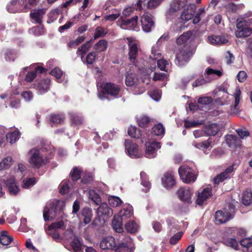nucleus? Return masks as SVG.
<instances>
[{
	"mask_svg": "<svg viewBox=\"0 0 252 252\" xmlns=\"http://www.w3.org/2000/svg\"><path fill=\"white\" fill-rule=\"evenodd\" d=\"M138 17L134 16L131 19L124 20L120 19L117 22V24L122 29L129 30L137 31L139 28L137 26Z\"/></svg>",
	"mask_w": 252,
	"mask_h": 252,
	"instance_id": "nucleus-12",
	"label": "nucleus"
},
{
	"mask_svg": "<svg viewBox=\"0 0 252 252\" xmlns=\"http://www.w3.org/2000/svg\"><path fill=\"white\" fill-rule=\"evenodd\" d=\"M20 136V132L18 130H15L12 132L9 133L6 135V138L10 144L15 143Z\"/></svg>",
	"mask_w": 252,
	"mask_h": 252,
	"instance_id": "nucleus-47",
	"label": "nucleus"
},
{
	"mask_svg": "<svg viewBox=\"0 0 252 252\" xmlns=\"http://www.w3.org/2000/svg\"><path fill=\"white\" fill-rule=\"evenodd\" d=\"M223 243L226 246L230 247L235 250H237L238 247V243L235 238H227L224 239Z\"/></svg>",
	"mask_w": 252,
	"mask_h": 252,
	"instance_id": "nucleus-46",
	"label": "nucleus"
},
{
	"mask_svg": "<svg viewBox=\"0 0 252 252\" xmlns=\"http://www.w3.org/2000/svg\"><path fill=\"white\" fill-rule=\"evenodd\" d=\"M222 74V72L220 70L214 69L211 67H207L204 73V77L206 79H207L208 82H210L220 77Z\"/></svg>",
	"mask_w": 252,
	"mask_h": 252,
	"instance_id": "nucleus-23",
	"label": "nucleus"
},
{
	"mask_svg": "<svg viewBox=\"0 0 252 252\" xmlns=\"http://www.w3.org/2000/svg\"><path fill=\"white\" fill-rule=\"evenodd\" d=\"M13 238L8 235L7 232L3 231L0 235V243L3 246H7L10 244Z\"/></svg>",
	"mask_w": 252,
	"mask_h": 252,
	"instance_id": "nucleus-39",
	"label": "nucleus"
},
{
	"mask_svg": "<svg viewBox=\"0 0 252 252\" xmlns=\"http://www.w3.org/2000/svg\"><path fill=\"white\" fill-rule=\"evenodd\" d=\"M229 211L225 209L223 210H219L216 212L215 220L219 223H225L232 218V214L235 212V209L234 205H228Z\"/></svg>",
	"mask_w": 252,
	"mask_h": 252,
	"instance_id": "nucleus-6",
	"label": "nucleus"
},
{
	"mask_svg": "<svg viewBox=\"0 0 252 252\" xmlns=\"http://www.w3.org/2000/svg\"><path fill=\"white\" fill-rule=\"evenodd\" d=\"M126 84L127 86L132 88L134 94H141L145 91L143 84L138 83V78L134 73H127L126 76Z\"/></svg>",
	"mask_w": 252,
	"mask_h": 252,
	"instance_id": "nucleus-1",
	"label": "nucleus"
},
{
	"mask_svg": "<svg viewBox=\"0 0 252 252\" xmlns=\"http://www.w3.org/2000/svg\"><path fill=\"white\" fill-rule=\"evenodd\" d=\"M181 179L183 182L187 184L194 182L197 178L195 171L187 165L180 166L178 170Z\"/></svg>",
	"mask_w": 252,
	"mask_h": 252,
	"instance_id": "nucleus-3",
	"label": "nucleus"
},
{
	"mask_svg": "<svg viewBox=\"0 0 252 252\" xmlns=\"http://www.w3.org/2000/svg\"><path fill=\"white\" fill-rule=\"evenodd\" d=\"M233 170L234 167L233 165L228 166L223 172L218 174L214 178V183L215 185H218L225 179L230 178Z\"/></svg>",
	"mask_w": 252,
	"mask_h": 252,
	"instance_id": "nucleus-22",
	"label": "nucleus"
},
{
	"mask_svg": "<svg viewBox=\"0 0 252 252\" xmlns=\"http://www.w3.org/2000/svg\"><path fill=\"white\" fill-rule=\"evenodd\" d=\"M85 39L84 35L80 36L74 40L71 41L68 43V46L70 48H75L81 42H83Z\"/></svg>",
	"mask_w": 252,
	"mask_h": 252,
	"instance_id": "nucleus-61",
	"label": "nucleus"
},
{
	"mask_svg": "<svg viewBox=\"0 0 252 252\" xmlns=\"http://www.w3.org/2000/svg\"><path fill=\"white\" fill-rule=\"evenodd\" d=\"M107 33L106 29L101 27H97L94 32V39L100 37L104 36Z\"/></svg>",
	"mask_w": 252,
	"mask_h": 252,
	"instance_id": "nucleus-63",
	"label": "nucleus"
},
{
	"mask_svg": "<svg viewBox=\"0 0 252 252\" xmlns=\"http://www.w3.org/2000/svg\"><path fill=\"white\" fill-rule=\"evenodd\" d=\"M211 140L210 138H209L207 141H204L202 143H196L195 142H193L192 143V145L196 148L199 149H211Z\"/></svg>",
	"mask_w": 252,
	"mask_h": 252,
	"instance_id": "nucleus-44",
	"label": "nucleus"
},
{
	"mask_svg": "<svg viewBox=\"0 0 252 252\" xmlns=\"http://www.w3.org/2000/svg\"><path fill=\"white\" fill-rule=\"evenodd\" d=\"M169 38L168 34L164 33L158 39L157 44L154 45L152 48L151 54L150 55L151 59H158L160 57L161 52L159 50V46L164 41L167 40Z\"/></svg>",
	"mask_w": 252,
	"mask_h": 252,
	"instance_id": "nucleus-17",
	"label": "nucleus"
},
{
	"mask_svg": "<svg viewBox=\"0 0 252 252\" xmlns=\"http://www.w3.org/2000/svg\"><path fill=\"white\" fill-rule=\"evenodd\" d=\"M248 21L242 20L237 22L236 27L237 31L235 32V35L238 38L245 37L250 36L252 32V29L248 27Z\"/></svg>",
	"mask_w": 252,
	"mask_h": 252,
	"instance_id": "nucleus-11",
	"label": "nucleus"
},
{
	"mask_svg": "<svg viewBox=\"0 0 252 252\" xmlns=\"http://www.w3.org/2000/svg\"><path fill=\"white\" fill-rule=\"evenodd\" d=\"M29 154L30 156L29 162L34 168H39L47 162V159L43 158L40 151L36 149L31 150Z\"/></svg>",
	"mask_w": 252,
	"mask_h": 252,
	"instance_id": "nucleus-5",
	"label": "nucleus"
},
{
	"mask_svg": "<svg viewBox=\"0 0 252 252\" xmlns=\"http://www.w3.org/2000/svg\"><path fill=\"white\" fill-rule=\"evenodd\" d=\"M226 141L229 147H240L241 145V140L236 135L229 134L226 136Z\"/></svg>",
	"mask_w": 252,
	"mask_h": 252,
	"instance_id": "nucleus-32",
	"label": "nucleus"
},
{
	"mask_svg": "<svg viewBox=\"0 0 252 252\" xmlns=\"http://www.w3.org/2000/svg\"><path fill=\"white\" fill-rule=\"evenodd\" d=\"M148 62L150 63L149 67L151 72L155 70L157 65L161 70H165L166 67L169 65L167 61L161 59V55L158 59H151L150 56Z\"/></svg>",
	"mask_w": 252,
	"mask_h": 252,
	"instance_id": "nucleus-15",
	"label": "nucleus"
},
{
	"mask_svg": "<svg viewBox=\"0 0 252 252\" xmlns=\"http://www.w3.org/2000/svg\"><path fill=\"white\" fill-rule=\"evenodd\" d=\"M4 185L10 195L16 196L20 192V187L16 182L14 177H11L5 181Z\"/></svg>",
	"mask_w": 252,
	"mask_h": 252,
	"instance_id": "nucleus-16",
	"label": "nucleus"
},
{
	"mask_svg": "<svg viewBox=\"0 0 252 252\" xmlns=\"http://www.w3.org/2000/svg\"><path fill=\"white\" fill-rule=\"evenodd\" d=\"M56 206L53 204L47 205L43 211V218L45 221L54 219L56 216Z\"/></svg>",
	"mask_w": 252,
	"mask_h": 252,
	"instance_id": "nucleus-24",
	"label": "nucleus"
},
{
	"mask_svg": "<svg viewBox=\"0 0 252 252\" xmlns=\"http://www.w3.org/2000/svg\"><path fill=\"white\" fill-rule=\"evenodd\" d=\"M168 77V75L166 73H158L155 72L153 77V80L155 81H164Z\"/></svg>",
	"mask_w": 252,
	"mask_h": 252,
	"instance_id": "nucleus-59",
	"label": "nucleus"
},
{
	"mask_svg": "<svg viewBox=\"0 0 252 252\" xmlns=\"http://www.w3.org/2000/svg\"><path fill=\"white\" fill-rule=\"evenodd\" d=\"M126 229L130 233H135L138 229V226L133 220H130L125 224Z\"/></svg>",
	"mask_w": 252,
	"mask_h": 252,
	"instance_id": "nucleus-55",
	"label": "nucleus"
},
{
	"mask_svg": "<svg viewBox=\"0 0 252 252\" xmlns=\"http://www.w3.org/2000/svg\"><path fill=\"white\" fill-rule=\"evenodd\" d=\"M50 74L56 78L58 82H60V80L63 72L59 67H55L52 70Z\"/></svg>",
	"mask_w": 252,
	"mask_h": 252,
	"instance_id": "nucleus-62",
	"label": "nucleus"
},
{
	"mask_svg": "<svg viewBox=\"0 0 252 252\" xmlns=\"http://www.w3.org/2000/svg\"><path fill=\"white\" fill-rule=\"evenodd\" d=\"M133 215L132 207L129 204H126L119 212L118 217L123 220L130 218Z\"/></svg>",
	"mask_w": 252,
	"mask_h": 252,
	"instance_id": "nucleus-27",
	"label": "nucleus"
},
{
	"mask_svg": "<svg viewBox=\"0 0 252 252\" xmlns=\"http://www.w3.org/2000/svg\"><path fill=\"white\" fill-rule=\"evenodd\" d=\"M141 22L143 31L147 32H151L152 27L154 26L152 16L148 13H145L143 15L141 18Z\"/></svg>",
	"mask_w": 252,
	"mask_h": 252,
	"instance_id": "nucleus-19",
	"label": "nucleus"
},
{
	"mask_svg": "<svg viewBox=\"0 0 252 252\" xmlns=\"http://www.w3.org/2000/svg\"><path fill=\"white\" fill-rule=\"evenodd\" d=\"M122 236V241L116 245L115 252H133L135 248L132 240L128 236Z\"/></svg>",
	"mask_w": 252,
	"mask_h": 252,
	"instance_id": "nucleus-7",
	"label": "nucleus"
},
{
	"mask_svg": "<svg viewBox=\"0 0 252 252\" xmlns=\"http://www.w3.org/2000/svg\"><path fill=\"white\" fill-rule=\"evenodd\" d=\"M126 40L128 46V59L130 63L136 65V59L139 51V45L138 41L132 37H127Z\"/></svg>",
	"mask_w": 252,
	"mask_h": 252,
	"instance_id": "nucleus-4",
	"label": "nucleus"
},
{
	"mask_svg": "<svg viewBox=\"0 0 252 252\" xmlns=\"http://www.w3.org/2000/svg\"><path fill=\"white\" fill-rule=\"evenodd\" d=\"M45 71V69L40 66H37L35 69V71H31L27 73L25 77V81L27 82L32 81L36 76V72L42 73Z\"/></svg>",
	"mask_w": 252,
	"mask_h": 252,
	"instance_id": "nucleus-37",
	"label": "nucleus"
},
{
	"mask_svg": "<svg viewBox=\"0 0 252 252\" xmlns=\"http://www.w3.org/2000/svg\"><path fill=\"white\" fill-rule=\"evenodd\" d=\"M91 47V41H89L84 44L80 48L78 49L77 54L80 55L81 59H82L83 55L90 49Z\"/></svg>",
	"mask_w": 252,
	"mask_h": 252,
	"instance_id": "nucleus-50",
	"label": "nucleus"
},
{
	"mask_svg": "<svg viewBox=\"0 0 252 252\" xmlns=\"http://www.w3.org/2000/svg\"><path fill=\"white\" fill-rule=\"evenodd\" d=\"M242 202L245 205H249L252 202V192L246 190L244 192L242 197Z\"/></svg>",
	"mask_w": 252,
	"mask_h": 252,
	"instance_id": "nucleus-42",
	"label": "nucleus"
},
{
	"mask_svg": "<svg viewBox=\"0 0 252 252\" xmlns=\"http://www.w3.org/2000/svg\"><path fill=\"white\" fill-rule=\"evenodd\" d=\"M150 122L149 117L142 116L137 119V122L139 126L142 127H147Z\"/></svg>",
	"mask_w": 252,
	"mask_h": 252,
	"instance_id": "nucleus-56",
	"label": "nucleus"
},
{
	"mask_svg": "<svg viewBox=\"0 0 252 252\" xmlns=\"http://www.w3.org/2000/svg\"><path fill=\"white\" fill-rule=\"evenodd\" d=\"M30 32L31 33H32L35 35L38 36L42 34L43 32V28L42 26L39 25L38 26L33 27L30 29Z\"/></svg>",
	"mask_w": 252,
	"mask_h": 252,
	"instance_id": "nucleus-64",
	"label": "nucleus"
},
{
	"mask_svg": "<svg viewBox=\"0 0 252 252\" xmlns=\"http://www.w3.org/2000/svg\"><path fill=\"white\" fill-rule=\"evenodd\" d=\"M123 220L119 217L114 216L112 220V226L115 231L117 232L121 233L123 231Z\"/></svg>",
	"mask_w": 252,
	"mask_h": 252,
	"instance_id": "nucleus-41",
	"label": "nucleus"
},
{
	"mask_svg": "<svg viewBox=\"0 0 252 252\" xmlns=\"http://www.w3.org/2000/svg\"><path fill=\"white\" fill-rule=\"evenodd\" d=\"M140 178L141 185L146 188V191L149 190L151 188V183L148 180L147 174L144 172L140 173Z\"/></svg>",
	"mask_w": 252,
	"mask_h": 252,
	"instance_id": "nucleus-49",
	"label": "nucleus"
},
{
	"mask_svg": "<svg viewBox=\"0 0 252 252\" xmlns=\"http://www.w3.org/2000/svg\"><path fill=\"white\" fill-rule=\"evenodd\" d=\"M202 20L203 23L208 21V17H206V13L204 9H199L193 19L194 24L198 23L200 21Z\"/></svg>",
	"mask_w": 252,
	"mask_h": 252,
	"instance_id": "nucleus-36",
	"label": "nucleus"
},
{
	"mask_svg": "<svg viewBox=\"0 0 252 252\" xmlns=\"http://www.w3.org/2000/svg\"><path fill=\"white\" fill-rule=\"evenodd\" d=\"M82 170L78 167H74L70 172V175L73 180H78L81 177Z\"/></svg>",
	"mask_w": 252,
	"mask_h": 252,
	"instance_id": "nucleus-58",
	"label": "nucleus"
},
{
	"mask_svg": "<svg viewBox=\"0 0 252 252\" xmlns=\"http://www.w3.org/2000/svg\"><path fill=\"white\" fill-rule=\"evenodd\" d=\"M206 135H215L220 130V126L216 123H213L207 126L204 128Z\"/></svg>",
	"mask_w": 252,
	"mask_h": 252,
	"instance_id": "nucleus-35",
	"label": "nucleus"
},
{
	"mask_svg": "<svg viewBox=\"0 0 252 252\" xmlns=\"http://www.w3.org/2000/svg\"><path fill=\"white\" fill-rule=\"evenodd\" d=\"M109 203L112 207H117L121 204L122 201L117 196H112L109 197Z\"/></svg>",
	"mask_w": 252,
	"mask_h": 252,
	"instance_id": "nucleus-57",
	"label": "nucleus"
},
{
	"mask_svg": "<svg viewBox=\"0 0 252 252\" xmlns=\"http://www.w3.org/2000/svg\"><path fill=\"white\" fill-rule=\"evenodd\" d=\"M45 13V11L43 9H35L31 12V18L34 23L40 24Z\"/></svg>",
	"mask_w": 252,
	"mask_h": 252,
	"instance_id": "nucleus-28",
	"label": "nucleus"
},
{
	"mask_svg": "<svg viewBox=\"0 0 252 252\" xmlns=\"http://www.w3.org/2000/svg\"><path fill=\"white\" fill-rule=\"evenodd\" d=\"M93 217V212L91 209L89 208H84L82 209L81 213V217L83 222L85 224L89 223Z\"/></svg>",
	"mask_w": 252,
	"mask_h": 252,
	"instance_id": "nucleus-33",
	"label": "nucleus"
},
{
	"mask_svg": "<svg viewBox=\"0 0 252 252\" xmlns=\"http://www.w3.org/2000/svg\"><path fill=\"white\" fill-rule=\"evenodd\" d=\"M97 214L98 216L109 217L112 215V210L106 203H103L100 204L97 209Z\"/></svg>",
	"mask_w": 252,
	"mask_h": 252,
	"instance_id": "nucleus-29",
	"label": "nucleus"
},
{
	"mask_svg": "<svg viewBox=\"0 0 252 252\" xmlns=\"http://www.w3.org/2000/svg\"><path fill=\"white\" fill-rule=\"evenodd\" d=\"M83 247L79 238L74 236L71 239L68 250L71 252H83Z\"/></svg>",
	"mask_w": 252,
	"mask_h": 252,
	"instance_id": "nucleus-25",
	"label": "nucleus"
},
{
	"mask_svg": "<svg viewBox=\"0 0 252 252\" xmlns=\"http://www.w3.org/2000/svg\"><path fill=\"white\" fill-rule=\"evenodd\" d=\"M208 40L209 43L216 46L225 45L229 42L228 36L223 34L209 36Z\"/></svg>",
	"mask_w": 252,
	"mask_h": 252,
	"instance_id": "nucleus-18",
	"label": "nucleus"
},
{
	"mask_svg": "<svg viewBox=\"0 0 252 252\" xmlns=\"http://www.w3.org/2000/svg\"><path fill=\"white\" fill-rule=\"evenodd\" d=\"M177 194L181 200L189 203L191 202L193 191L188 187H183L178 189Z\"/></svg>",
	"mask_w": 252,
	"mask_h": 252,
	"instance_id": "nucleus-20",
	"label": "nucleus"
},
{
	"mask_svg": "<svg viewBox=\"0 0 252 252\" xmlns=\"http://www.w3.org/2000/svg\"><path fill=\"white\" fill-rule=\"evenodd\" d=\"M187 0H173L171 3L169 9L166 12V16L168 18H173L176 16V12L184 7L186 3Z\"/></svg>",
	"mask_w": 252,
	"mask_h": 252,
	"instance_id": "nucleus-13",
	"label": "nucleus"
},
{
	"mask_svg": "<svg viewBox=\"0 0 252 252\" xmlns=\"http://www.w3.org/2000/svg\"><path fill=\"white\" fill-rule=\"evenodd\" d=\"M193 53L189 46H184L176 54V63L179 66L184 65L189 61Z\"/></svg>",
	"mask_w": 252,
	"mask_h": 252,
	"instance_id": "nucleus-8",
	"label": "nucleus"
},
{
	"mask_svg": "<svg viewBox=\"0 0 252 252\" xmlns=\"http://www.w3.org/2000/svg\"><path fill=\"white\" fill-rule=\"evenodd\" d=\"M120 91V88L119 86L113 83H107L102 88V93H98V96L101 100L104 99V95L106 94L116 97L119 94Z\"/></svg>",
	"mask_w": 252,
	"mask_h": 252,
	"instance_id": "nucleus-10",
	"label": "nucleus"
},
{
	"mask_svg": "<svg viewBox=\"0 0 252 252\" xmlns=\"http://www.w3.org/2000/svg\"><path fill=\"white\" fill-rule=\"evenodd\" d=\"M64 119V116L61 114H51L50 116V121L52 126H56L63 124Z\"/></svg>",
	"mask_w": 252,
	"mask_h": 252,
	"instance_id": "nucleus-34",
	"label": "nucleus"
},
{
	"mask_svg": "<svg viewBox=\"0 0 252 252\" xmlns=\"http://www.w3.org/2000/svg\"><path fill=\"white\" fill-rule=\"evenodd\" d=\"M46 233L57 242H60L63 239L58 230L56 229L48 227L46 230Z\"/></svg>",
	"mask_w": 252,
	"mask_h": 252,
	"instance_id": "nucleus-38",
	"label": "nucleus"
},
{
	"mask_svg": "<svg viewBox=\"0 0 252 252\" xmlns=\"http://www.w3.org/2000/svg\"><path fill=\"white\" fill-rule=\"evenodd\" d=\"M240 244L244 249L243 250L244 252H252V238H246L242 239L240 241Z\"/></svg>",
	"mask_w": 252,
	"mask_h": 252,
	"instance_id": "nucleus-40",
	"label": "nucleus"
},
{
	"mask_svg": "<svg viewBox=\"0 0 252 252\" xmlns=\"http://www.w3.org/2000/svg\"><path fill=\"white\" fill-rule=\"evenodd\" d=\"M89 197L96 205H99L101 203V199L100 196L93 190H89Z\"/></svg>",
	"mask_w": 252,
	"mask_h": 252,
	"instance_id": "nucleus-52",
	"label": "nucleus"
},
{
	"mask_svg": "<svg viewBox=\"0 0 252 252\" xmlns=\"http://www.w3.org/2000/svg\"><path fill=\"white\" fill-rule=\"evenodd\" d=\"M128 135L133 138L141 139V141L144 142V139L146 138L144 134L141 133V130L135 126H131L128 129Z\"/></svg>",
	"mask_w": 252,
	"mask_h": 252,
	"instance_id": "nucleus-31",
	"label": "nucleus"
},
{
	"mask_svg": "<svg viewBox=\"0 0 252 252\" xmlns=\"http://www.w3.org/2000/svg\"><path fill=\"white\" fill-rule=\"evenodd\" d=\"M50 80L45 79L40 81L37 85L36 89L39 94H42L48 92L49 89Z\"/></svg>",
	"mask_w": 252,
	"mask_h": 252,
	"instance_id": "nucleus-30",
	"label": "nucleus"
},
{
	"mask_svg": "<svg viewBox=\"0 0 252 252\" xmlns=\"http://www.w3.org/2000/svg\"><path fill=\"white\" fill-rule=\"evenodd\" d=\"M162 186L167 189L172 188L175 185L174 175L172 172L165 173L161 178Z\"/></svg>",
	"mask_w": 252,
	"mask_h": 252,
	"instance_id": "nucleus-21",
	"label": "nucleus"
},
{
	"mask_svg": "<svg viewBox=\"0 0 252 252\" xmlns=\"http://www.w3.org/2000/svg\"><path fill=\"white\" fill-rule=\"evenodd\" d=\"M116 246L115 239L112 237H107L100 242V248L102 250H114Z\"/></svg>",
	"mask_w": 252,
	"mask_h": 252,
	"instance_id": "nucleus-26",
	"label": "nucleus"
},
{
	"mask_svg": "<svg viewBox=\"0 0 252 252\" xmlns=\"http://www.w3.org/2000/svg\"><path fill=\"white\" fill-rule=\"evenodd\" d=\"M191 35L192 32H188L184 33L177 39V43L178 45H182L184 44L189 39Z\"/></svg>",
	"mask_w": 252,
	"mask_h": 252,
	"instance_id": "nucleus-48",
	"label": "nucleus"
},
{
	"mask_svg": "<svg viewBox=\"0 0 252 252\" xmlns=\"http://www.w3.org/2000/svg\"><path fill=\"white\" fill-rule=\"evenodd\" d=\"M211 186L209 185L205 188L200 189L197 192V204L201 205L212 195Z\"/></svg>",
	"mask_w": 252,
	"mask_h": 252,
	"instance_id": "nucleus-14",
	"label": "nucleus"
},
{
	"mask_svg": "<svg viewBox=\"0 0 252 252\" xmlns=\"http://www.w3.org/2000/svg\"><path fill=\"white\" fill-rule=\"evenodd\" d=\"M12 164V158L6 157L0 162V170L9 168Z\"/></svg>",
	"mask_w": 252,
	"mask_h": 252,
	"instance_id": "nucleus-53",
	"label": "nucleus"
},
{
	"mask_svg": "<svg viewBox=\"0 0 252 252\" xmlns=\"http://www.w3.org/2000/svg\"><path fill=\"white\" fill-rule=\"evenodd\" d=\"M36 183V180L34 177L25 179L23 181L22 187L24 189H28L32 187Z\"/></svg>",
	"mask_w": 252,
	"mask_h": 252,
	"instance_id": "nucleus-51",
	"label": "nucleus"
},
{
	"mask_svg": "<svg viewBox=\"0 0 252 252\" xmlns=\"http://www.w3.org/2000/svg\"><path fill=\"white\" fill-rule=\"evenodd\" d=\"M150 96L155 101H158L161 97V92L157 89H154L149 92Z\"/></svg>",
	"mask_w": 252,
	"mask_h": 252,
	"instance_id": "nucleus-60",
	"label": "nucleus"
},
{
	"mask_svg": "<svg viewBox=\"0 0 252 252\" xmlns=\"http://www.w3.org/2000/svg\"><path fill=\"white\" fill-rule=\"evenodd\" d=\"M164 133L165 129L161 124L155 125L152 128V133L154 135L163 136Z\"/></svg>",
	"mask_w": 252,
	"mask_h": 252,
	"instance_id": "nucleus-43",
	"label": "nucleus"
},
{
	"mask_svg": "<svg viewBox=\"0 0 252 252\" xmlns=\"http://www.w3.org/2000/svg\"><path fill=\"white\" fill-rule=\"evenodd\" d=\"M125 146L126 154L132 158H138L142 157V154L138 149V145L131 140L126 139Z\"/></svg>",
	"mask_w": 252,
	"mask_h": 252,
	"instance_id": "nucleus-9",
	"label": "nucleus"
},
{
	"mask_svg": "<svg viewBox=\"0 0 252 252\" xmlns=\"http://www.w3.org/2000/svg\"><path fill=\"white\" fill-rule=\"evenodd\" d=\"M108 47V42L104 39L100 40L94 45V49L98 52L105 51Z\"/></svg>",
	"mask_w": 252,
	"mask_h": 252,
	"instance_id": "nucleus-45",
	"label": "nucleus"
},
{
	"mask_svg": "<svg viewBox=\"0 0 252 252\" xmlns=\"http://www.w3.org/2000/svg\"><path fill=\"white\" fill-rule=\"evenodd\" d=\"M146 142L145 155L149 158H152L156 157L157 152L161 147L160 143L153 140L152 138L146 134V138L144 139Z\"/></svg>",
	"mask_w": 252,
	"mask_h": 252,
	"instance_id": "nucleus-2",
	"label": "nucleus"
},
{
	"mask_svg": "<svg viewBox=\"0 0 252 252\" xmlns=\"http://www.w3.org/2000/svg\"><path fill=\"white\" fill-rule=\"evenodd\" d=\"M18 2L17 0H12L7 5L6 8L7 11L10 13H15L19 11V8L17 6Z\"/></svg>",
	"mask_w": 252,
	"mask_h": 252,
	"instance_id": "nucleus-54",
	"label": "nucleus"
}]
</instances>
